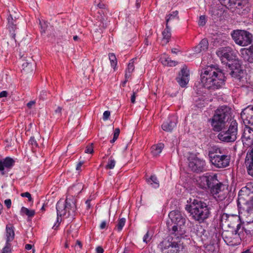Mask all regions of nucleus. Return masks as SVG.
<instances>
[{
  "mask_svg": "<svg viewBox=\"0 0 253 253\" xmlns=\"http://www.w3.org/2000/svg\"><path fill=\"white\" fill-rule=\"evenodd\" d=\"M169 216L174 225L172 227L171 235L161 242V251L162 253H183L184 247L181 238L185 233L183 226L186 218L178 210L170 211Z\"/></svg>",
  "mask_w": 253,
  "mask_h": 253,
  "instance_id": "1",
  "label": "nucleus"
},
{
  "mask_svg": "<svg viewBox=\"0 0 253 253\" xmlns=\"http://www.w3.org/2000/svg\"><path fill=\"white\" fill-rule=\"evenodd\" d=\"M230 117V108L226 106H222L215 110L213 116L210 120L213 130L220 131L217 137L222 141L234 142L237 138L238 123L235 120H232L230 122L227 130H222Z\"/></svg>",
  "mask_w": 253,
  "mask_h": 253,
  "instance_id": "2",
  "label": "nucleus"
},
{
  "mask_svg": "<svg viewBox=\"0 0 253 253\" xmlns=\"http://www.w3.org/2000/svg\"><path fill=\"white\" fill-rule=\"evenodd\" d=\"M83 189L84 185L82 183H78L73 185L68 189V193L70 196H67L65 202L60 200L57 203L56 205L57 219L52 228L55 229L59 226L61 221V219H60L59 217H61L62 216L68 217L75 213L77 207L74 197L78 196Z\"/></svg>",
  "mask_w": 253,
  "mask_h": 253,
  "instance_id": "3",
  "label": "nucleus"
},
{
  "mask_svg": "<svg viewBox=\"0 0 253 253\" xmlns=\"http://www.w3.org/2000/svg\"><path fill=\"white\" fill-rule=\"evenodd\" d=\"M201 80L205 88L216 89L224 84L225 76L220 69L214 66H210L201 72Z\"/></svg>",
  "mask_w": 253,
  "mask_h": 253,
  "instance_id": "4",
  "label": "nucleus"
},
{
  "mask_svg": "<svg viewBox=\"0 0 253 253\" xmlns=\"http://www.w3.org/2000/svg\"><path fill=\"white\" fill-rule=\"evenodd\" d=\"M192 218L199 223L204 222L210 216L211 209L204 201L194 199L185 207Z\"/></svg>",
  "mask_w": 253,
  "mask_h": 253,
  "instance_id": "5",
  "label": "nucleus"
},
{
  "mask_svg": "<svg viewBox=\"0 0 253 253\" xmlns=\"http://www.w3.org/2000/svg\"><path fill=\"white\" fill-rule=\"evenodd\" d=\"M214 152L210 151L209 156L210 161L212 164L216 168H224L229 165L230 157L226 155H218V153L221 154V149L219 148L213 149Z\"/></svg>",
  "mask_w": 253,
  "mask_h": 253,
  "instance_id": "6",
  "label": "nucleus"
},
{
  "mask_svg": "<svg viewBox=\"0 0 253 253\" xmlns=\"http://www.w3.org/2000/svg\"><path fill=\"white\" fill-rule=\"evenodd\" d=\"M231 36L235 42L240 46H247L252 43L253 35L245 30L234 31Z\"/></svg>",
  "mask_w": 253,
  "mask_h": 253,
  "instance_id": "7",
  "label": "nucleus"
},
{
  "mask_svg": "<svg viewBox=\"0 0 253 253\" xmlns=\"http://www.w3.org/2000/svg\"><path fill=\"white\" fill-rule=\"evenodd\" d=\"M198 184L199 186L202 189H209L210 191L212 190V188L218 184V180L217 176L214 175H204L200 176L197 180Z\"/></svg>",
  "mask_w": 253,
  "mask_h": 253,
  "instance_id": "8",
  "label": "nucleus"
},
{
  "mask_svg": "<svg viewBox=\"0 0 253 253\" xmlns=\"http://www.w3.org/2000/svg\"><path fill=\"white\" fill-rule=\"evenodd\" d=\"M211 192L217 201H222L226 199L229 190L226 185L218 182Z\"/></svg>",
  "mask_w": 253,
  "mask_h": 253,
  "instance_id": "9",
  "label": "nucleus"
},
{
  "mask_svg": "<svg viewBox=\"0 0 253 253\" xmlns=\"http://www.w3.org/2000/svg\"><path fill=\"white\" fill-rule=\"evenodd\" d=\"M221 221L222 222H224V223L227 225L229 227H233L235 224H237V230L235 231V233L234 234L233 232H229V235H233L235 236V237H239L240 239H241V233H238V230H239L240 225L238 223V219L236 216H229L227 213H223L221 217Z\"/></svg>",
  "mask_w": 253,
  "mask_h": 253,
  "instance_id": "10",
  "label": "nucleus"
},
{
  "mask_svg": "<svg viewBox=\"0 0 253 253\" xmlns=\"http://www.w3.org/2000/svg\"><path fill=\"white\" fill-rule=\"evenodd\" d=\"M216 53L222 62H224V60L230 61L236 57L235 52L229 46L219 48Z\"/></svg>",
  "mask_w": 253,
  "mask_h": 253,
  "instance_id": "11",
  "label": "nucleus"
},
{
  "mask_svg": "<svg viewBox=\"0 0 253 253\" xmlns=\"http://www.w3.org/2000/svg\"><path fill=\"white\" fill-rule=\"evenodd\" d=\"M189 167L194 171L201 172L206 169L205 161L195 156L191 157L189 159Z\"/></svg>",
  "mask_w": 253,
  "mask_h": 253,
  "instance_id": "12",
  "label": "nucleus"
},
{
  "mask_svg": "<svg viewBox=\"0 0 253 253\" xmlns=\"http://www.w3.org/2000/svg\"><path fill=\"white\" fill-rule=\"evenodd\" d=\"M15 161L13 158L6 157L0 160V173L1 175H5L14 166Z\"/></svg>",
  "mask_w": 253,
  "mask_h": 253,
  "instance_id": "13",
  "label": "nucleus"
},
{
  "mask_svg": "<svg viewBox=\"0 0 253 253\" xmlns=\"http://www.w3.org/2000/svg\"><path fill=\"white\" fill-rule=\"evenodd\" d=\"M242 138L244 146L253 149V128L245 126Z\"/></svg>",
  "mask_w": 253,
  "mask_h": 253,
  "instance_id": "14",
  "label": "nucleus"
},
{
  "mask_svg": "<svg viewBox=\"0 0 253 253\" xmlns=\"http://www.w3.org/2000/svg\"><path fill=\"white\" fill-rule=\"evenodd\" d=\"M245 126H253V106H249L241 114Z\"/></svg>",
  "mask_w": 253,
  "mask_h": 253,
  "instance_id": "15",
  "label": "nucleus"
},
{
  "mask_svg": "<svg viewBox=\"0 0 253 253\" xmlns=\"http://www.w3.org/2000/svg\"><path fill=\"white\" fill-rule=\"evenodd\" d=\"M179 84L182 87H185L189 81V72L187 68H182L176 79Z\"/></svg>",
  "mask_w": 253,
  "mask_h": 253,
  "instance_id": "16",
  "label": "nucleus"
},
{
  "mask_svg": "<svg viewBox=\"0 0 253 253\" xmlns=\"http://www.w3.org/2000/svg\"><path fill=\"white\" fill-rule=\"evenodd\" d=\"M240 55L245 61L253 63V46L243 48L240 49Z\"/></svg>",
  "mask_w": 253,
  "mask_h": 253,
  "instance_id": "17",
  "label": "nucleus"
},
{
  "mask_svg": "<svg viewBox=\"0 0 253 253\" xmlns=\"http://www.w3.org/2000/svg\"><path fill=\"white\" fill-rule=\"evenodd\" d=\"M244 1L243 0H228L226 3L228 8L234 9L233 11L240 14V9L243 8Z\"/></svg>",
  "mask_w": 253,
  "mask_h": 253,
  "instance_id": "18",
  "label": "nucleus"
},
{
  "mask_svg": "<svg viewBox=\"0 0 253 253\" xmlns=\"http://www.w3.org/2000/svg\"><path fill=\"white\" fill-rule=\"evenodd\" d=\"M245 165L249 175L253 176V149L249 151L246 155Z\"/></svg>",
  "mask_w": 253,
  "mask_h": 253,
  "instance_id": "19",
  "label": "nucleus"
},
{
  "mask_svg": "<svg viewBox=\"0 0 253 253\" xmlns=\"http://www.w3.org/2000/svg\"><path fill=\"white\" fill-rule=\"evenodd\" d=\"M15 237L14 228L11 224L6 225L5 228V240L6 243H10Z\"/></svg>",
  "mask_w": 253,
  "mask_h": 253,
  "instance_id": "20",
  "label": "nucleus"
},
{
  "mask_svg": "<svg viewBox=\"0 0 253 253\" xmlns=\"http://www.w3.org/2000/svg\"><path fill=\"white\" fill-rule=\"evenodd\" d=\"M176 123L177 120L175 117H172L170 120L162 125V128L165 131H171L175 127Z\"/></svg>",
  "mask_w": 253,
  "mask_h": 253,
  "instance_id": "21",
  "label": "nucleus"
},
{
  "mask_svg": "<svg viewBox=\"0 0 253 253\" xmlns=\"http://www.w3.org/2000/svg\"><path fill=\"white\" fill-rule=\"evenodd\" d=\"M209 47V42L207 39H203L199 44L196 46L194 51L196 53H200L202 51H206Z\"/></svg>",
  "mask_w": 253,
  "mask_h": 253,
  "instance_id": "22",
  "label": "nucleus"
},
{
  "mask_svg": "<svg viewBox=\"0 0 253 253\" xmlns=\"http://www.w3.org/2000/svg\"><path fill=\"white\" fill-rule=\"evenodd\" d=\"M8 23L7 27L9 32L11 33L12 37L15 38V32L17 29L16 21L14 20L11 15L8 16L7 18Z\"/></svg>",
  "mask_w": 253,
  "mask_h": 253,
  "instance_id": "23",
  "label": "nucleus"
},
{
  "mask_svg": "<svg viewBox=\"0 0 253 253\" xmlns=\"http://www.w3.org/2000/svg\"><path fill=\"white\" fill-rule=\"evenodd\" d=\"M162 36V44L164 45L169 42V40L171 37L170 29L168 25H166V28L163 31Z\"/></svg>",
  "mask_w": 253,
  "mask_h": 253,
  "instance_id": "24",
  "label": "nucleus"
},
{
  "mask_svg": "<svg viewBox=\"0 0 253 253\" xmlns=\"http://www.w3.org/2000/svg\"><path fill=\"white\" fill-rule=\"evenodd\" d=\"M174 20H179L178 11H173L167 15L166 16V25H168L169 23Z\"/></svg>",
  "mask_w": 253,
  "mask_h": 253,
  "instance_id": "25",
  "label": "nucleus"
},
{
  "mask_svg": "<svg viewBox=\"0 0 253 253\" xmlns=\"http://www.w3.org/2000/svg\"><path fill=\"white\" fill-rule=\"evenodd\" d=\"M161 63L164 66H175L177 64V62L176 61L170 60V59L166 54L161 57Z\"/></svg>",
  "mask_w": 253,
  "mask_h": 253,
  "instance_id": "26",
  "label": "nucleus"
},
{
  "mask_svg": "<svg viewBox=\"0 0 253 253\" xmlns=\"http://www.w3.org/2000/svg\"><path fill=\"white\" fill-rule=\"evenodd\" d=\"M134 59L133 58L131 59L127 64V67L126 69L125 74L126 78H130L131 77V73L133 72L134 70Z\"/></svg>",
  "mask_w": 253,
  "mask_h": 253,
  "instance_id": "27",
  "label": "nucleus"
},
{
  "mask_svg": "<svg viewBox=\"0 0 253 253\" xmlns=\"http://www.w3.org/2000/svg\"><path fill=\"white\" fill-rule=\"evenodd\" d=\"M244 231L249 238H250L253 234V220L248 221V223L244 228Z\"/></svg>",
  "mask_w": 253,
  "mask_h": 253,
  "instance_id": "28",
  "label": "nucleus"
},
{
  "mask_svg": "<svg viewBox=\"0 0 253 253\" xmlns=\"http://www.w3.org/2000/svg\"><path fill=\"white\" fill-rule=\"evenodd\" d=\"M20 214L22 216L26 215L29 217H32L35 214V211L34 210H30L26 207H22L20 210Z\"/></svg>",
  "mask_w": 253,
  "mask_h": 253,
  "instance_id": "29",
  "label": "nucleus"
},
{
  "mask_svg": "<svg viewBox=\"0 0 253 253\" xmlns=\"http://www.w3.org/2000/svg\"><path fill=\"white\" fill-rule=\"evenodd\" d=\"M109 59L110 62L111 66L115 70L118 62L116 55L114 53H110L108 54Z\"/></svg>",
  "mask_w": 253,
  "mask_h": 253,
  "instance_id": "30",
  "label": "nucleus"
},
{
  "mask_svg": "<svg viewBox=\"0 0 253 253\" xmlns=\"http://www.w3.org/2000/svg\"><path fill=\"white\" fill-rule=\"evenodd\" d=\"M116 162L115 160L111 156L108 159V162L105 166L106 169H113L116 165Z\"/></svg>",
  "mask_w": 253,
  "mask_h": 253,
  "instance_id": "31",
  "label": "nucleus"
},
{
  "mask_svg": "<svg viewBox=\"0 0 253 253\" xmlns=\"http://www.w3.org/2000/svg\"><path fill=\"white\" fill-rule=\"evenodd\" d=\"M147 182L152 187L156 188L158 184V180L156 175H151V177L147 179Z\"/></svg>",
  "mask_w": 253,
  "mask_h": 253,
  "instance_id": "32",
  "label": "nucleus"
},
{
  "mask_svg": "<svg viewBox=\"0 0 253 253\" xmlns=\"http://www.w3.org/2000/svg\"><path fill=\"white\" fill-rule=\"evenodd\" d=\"M126 218L124 217L121 218L119 219L118 223L116 225V228L118 231L120 232L122 230L126 223Z\"/></svg>",
  "mask_w": 253,
  "mask_h": 253,
  "instance_id": "33",
  "label": "nucleus"
},
{
  "mask_svg": "<svg viewBox=\"0 0 253 253\" xmlns=\"http://www.w3.org/2000/svg\"><path fill=\"white\" fill-rule=\"evenodd\" d=\"M40 25L41 26V32L45 33L48 27V23L44 20H40Z\"/></svg>",
  "mask_w": 253,
  "mask_h": 253,
  "instance_id": "34",
  "label": "nucleus"
},
{
  "mask_svg": "<svg viewBox=\"0 0 253 253\" xmlns=\"http://www.w3.org/2000/svg\"><path fill=\"white\" fill-rule=\"evenodd\" d=\"M1 253H11V243H5L4 247L2 249Z\"/></svg>",
  "mask_w": 253,
  "mask_h": 253,
  "instance_id": "35",
  "label": "nucleus"
},
{
  "mask_svg": "<svg viewBox=\"0 0 253 253\" xmlns=\"http://www.w3.org/2000/svg\"><path fill=\"white\" fill-rule=\"evenodd\" d=\"M120 133V130L119 128H116L114 130V133H113V138L110 140V142L111 143H114L116 140L118 139L119 134Z\"/></svg>",
  "mask_w": 253,
  "mask_h": 253,
  "instance_id": "36",
  "label": "nucleus"
},
{
  "mask_svg": "<svg viewBox=\"0 0 253 253\" xmlns=\"http://www.w3.org/2000/svg\"><path fill=\"white\" fill-rule=\"evenodd\" d=\"M151 153L154 157L158 155V144H155L151 147Z\"/></svg>",
  "mask_w": 253,
  "mask_h": 253,
  "instance_id": "37",
  "label": "nucleus"
},
{
  "mask_svg": "<svg viewBox=\"0 0 253 253\" xmlns=\"http://www.w3.org/2000/svg\"><path fill=\"white\" fill-rule=\"evenodd\" d=\"M152 233L148 231L143 238V241L146 243H148L151 239Z\"/></svg>",
  "mask_w": 253,
  "mask_h": 253,
  "instance_id": "38",
  "label": "nucleus"
},
{
  "mask_svg": "<svg viewBox=\"0 0 253 253\" xmlns=\"http://www.w3.org/2000/svg\"><path fill=\"white\" fill-rule=\"evenodd\" d=\"M247 206L248 212L253 211V196L247 202Z\"/></svg>",
  "mask_w": 253,
  "mask_h": 253,
  "instance_id": "39",
  "label": "nucleus"
},
{
  "mask_svg": "<svg viewBox=\"0 0 253 253\" xmlns=\"http://www.w3.org/2000/svg\"><path fill=\"white\" fill-rule=\"evenodd\" d=\"M206 18L205 15H202L199 18L198 24L200 26H203L206 23Z\"/></svg>",
  "mask_w": 253,
  "mask_h": 253,
  "instance_id": "40",
  "label": "nucleus"
},
{
  "mask_svg": "<svg viewBox=\"0 0 253 253\" xmlns=\"http://www.w3.org/2000/svg\"><path fill=\"white\" fill-rule=\"evenodd\" d=\"M85 153L87 154H92L93 153V148L92 146V144L90 145L87 146L85 148Z\"/></svg>",
  "mask_w": 253,
  "mask_h": 253,
  "instance_id": "41",
  "label": "nucleus"
},
{
  "mask_svg": "<svg viewBox=\"0 0 253 253\" xmlns=\"http://www.w3.org/2000/svg\"><path fill=\"white\" fill-rule=\"evenodd\" d=\"M21 196L22 197L27 198L29 201H31L32 200L31 194L28 192L21 193Z\"/></svg>",
  "mask_w": 253,
  "mask_h": 253,
  "instance_id": "42",
  "label": "nucleus"
},
{
  "mask_svg": "<svg viewBox=\"0 0 253 253\" xmlns=\"http://www.w3.org/2000/svg\"><path fill=\"white\" fill-rule=\"evenodd\" d=\"M110 116V112L109 111H105L103 114V120L104 121H107L109 119Z\"/></svg>",
  "mask_w": 253,
  "mask_h": 253,
  "instance_id": "43",
  "label": "nucleus"
},
{
  "mask_svg": "<svg viewBox=\"0 0 253 253\" xmlns=\"http://www.w3.org/2000/svg\"><path fill=\"white\" fill-rule=\"evenodd\" d=\"M47 91L46 90H42L40 92V94L39 95V97L41 99L44 100L45 99V97L47 95Z\"/></svg>",
  "mask_w": 253,
  "mask_h": 253,
  "instance_id": "44",
  "label": "nucleus"
},
{
  "mask_svg": "<svg viewBox=\"0 0 253 253\" xmlns=\"http://www.w3.org/2000/svg\"><path fill=\"white\" fill-rule=\"evenodd\" d=\"M4 204L6 207L7 209H9L11 207V201L10 199H7L4 200Z\"/></svg>",
  "mask_w": 253,
  "mask_h": 253,
  "instance_id": "45",
  "label": "nucleus"
},
{
  "mask_svg": "<svg viewBox=\"0 0 253 253\" xmlns=\"http://www.w3.org/2000/svg\"><path fill=\"white\" fill-rule=\"evenodd\" d=\"M137 96V93L136 92H133L131 96L130 97V101L133 104H134L135 102V98Z\"/></svg>",
  "mask_w": 253,
  "mask_h": 253,
  "instance_id": "46",
  "label": "nucleus"
},
{
  "mask_svg": "<svg viewBox=\"0 0 253 253\" xmlns=\"http://www.w3.org/2000/svg\"><path fill=\"white\" fill-rule=\"evenodd\" d=\"M82 244L81 241L77 240L76 243L75 248L77 249L81 250L82 248Z\"/></svg>",
  "mask_w": 253,
  "mask_h": 253,
  "instance_id": "47",
  "label": "nucleus"
},
{
  "mask_svg": "<svg viewBox=\"0 0 253 253\" xmlns=\"http://www.w3.org/2000/svg\"><path fill=\"white\" fill-rule=\"evenodd\" d=\"M29 142L32 145H34L36 146H38V143L34 137H32L30 138Z\"/></svg>",
  "mask_w": 253,
  "mask_h": 253,
  "instance_id": "48",
  "label": "nucleus"
},
{
  "mask_svg": "<svg viewBox=\"0 0 253 253\" xmlns=\"http://www.w3.org/2000/svg\"><path fill=\"white\" fill-rule=\"evenodd\" d=\"M107 227V222L106 221H102L100 225V228L104 229Z\"/></svg>",
  "mask_w": 253,
  "mask_h": 253,
  "instance_id": "49",
  "label": "nucleus"
},
{
  "mask_svg": "<svg viewBox=\"0 0 253 253\" xmlns=\"http://www.w3.org/2000/svg\"><path fill=\"white\" fill-rule=\"evenodd\" d=\"M8 95L7 91L3 90L0 92V98L6 97Z\"/></svg>",
  "mask_w": 253,
  "mask_h": 253,
  "instance_id": "50",
  "label": "nucleus"
},
{
  "mask_svg": "<svg viewBox=\"0 0 253 253\" xmlns=\"http://www.w3.org/2000/svg\"><path fill=\"white\" fill-rule=\"evenodd\" d=\"M96 253H104V250L103 248L101 246H98L96 248Z\"/></svg>",
  "mask_w": 253,
  "mask_h": 253,
  "instance_id": "51",
  "label": "nucleus"
},
{
  "mask_svg": "<svg viewBox=\"0 0 253 253\" xmlns=\"http://www.w3.org/2000/svg\"><path fill=\"white\" fill-rule=\"evenodd\" d=\"M35 103H36L35 101H34V100L30 101L27 104V106L29 108H31L32 107V106L35 104Z\"/></svg>",
  "mask_w": 253,
  "mask_h": 253,
  "instance_id": "52",
  "label": "nucleus"
},
{
  "mask_svg": "<svg viewBox=\"0 0 253 253\" xmlns=\"http://www.w3.org/2000/svg\"><path fill=\"white\" fill-rule=\"evenodd\" d=\"M91 201V200L89 199H87L85 201V204H86V208L87 209H90V207H91V204H90Z\"/></svg>",
  "mask_w": 253,
  "mask_h": 253,
  "instance_id": "53",
  "label": "nucleus"
},
{
  "mask_svg": "<svg viewBox=\"0 0 253 253\" xmlns=\"http://www.w3.org/2000/svg\"><path fill=\"white\" fill-rule=\"evenodd\" d=\"M33 247V245H32L31 244H26L25 246V249L28 251H29V250L32 249Z\"/></svg>",
  "mask_w": 253,
  "mask_h": 253,
  "instance_id": "54",
  "label": "nucleus"
},
{
  "mask_svg": "<svg viewBox=\"0 0 253 253\" xmlns=\"http://www.w3.org/2000/svg\"><path fill=\"white\" fill-rule=\"evenodd\" d=\"M83 164V163L82 162H79L77 165V167H76V169L77 170H81V167L82 166Z\"/></svg>",
  "mask_w": 253,
  "mask_h": 253,
  "instance_id": "55",
  "label": "nucleus"
},
{
  "mask_svg": "<svg viewBox=\"0 0 253 253\" xmlns=\"http://www.w3.org/2000/svg\"><path fill=\"white\" fill-rule=\"evenodd\" d=\"M62 108L60 106H58L57 109L55 110V112L56 113L61 114L62 111Z\"/></svg>",
  "mask_w": 253,
  "mask_h": 253,
  "instance_id": "56",
  "label": "nucleus"
},
{
  "mask_svg": "<svg viewBox=\"0 0 253 253\" xmlns=\"http://www.w3.org/2000/svg\"><path fill=\"white\" fill-rule=\"evenodd\" d=\"M141 0H136L135 5L137 8H139L140 6Z\"/></svg>",
  "mask_w": 253,
  "mask_h": 253,
  "instance_id": "57",
  "label": "nucleus"
},
{
  "mask_svg": "<svg viewBox=\"0 0 253 253\" xmlns=\"http://www.w3.org/2000/svg\"><path fill=\"white\" fill-rule=\"evenodd\" d=\"M130 78H126V76H125V80L122 83V85L123 86H125L126 85V82L128 81V79H129Z\"/></svg>",
  "mask_w": 253,
  "mask_h": 253,
  "instance_id": "58",
  "label": "nucleus"
},
{
  "mask_svg": "<svg viewBox=\"0 0 253 253\" xmlns=\"http://www.w3.org/2000/svg\"><path fill=\"white\" fill-rule=\"evenodd\" d=\"M105 5L103 3H99L97 4V7L99 8H103L104 7Z\"/></svg>",
  "mask_w": 253,
  "mask_h": 253,
  "instance_id": "59",
  "label": "nucleus"
},
{
  "mask_svg": "<svg viewBox=\"0 0 253 253\" xmlns=\"http://www.w3.org/2000/svg\"><path fill=\"white\" fill-rule=\"evenodd\" d=\"M29 65H31L30 63H29L26 62V63H24L23 64L22 67L23 68H25V67H27V66H28Z\"/></svg>",
  "mask_w": 253,
  "mask_h": 253,
  "instance_id": "60",
  "label": "nucleus"
},
{
  "mask_svg": "<svg viewBox=\"0 0 253 253\" xmlns=\"http://www.w3.org/2000/svg\"><path fill=\"white\" fill-rule=\"evenodd\" d=\"M2 210H3V206H2V205L1 204V203L0 202V214L1 213V212H2Z\"/></svg>",
  "mask_w": 253,
  "mask_h": 253,
  "instance_id": "61",
  "label": "nucleus"
},
{
  "mask_svg": "<svg viewBox=\"0 0 253 253\" xmlns=\"http://www.w3.org/2000/svg\"><path fill=\"white\" fill-rule=\"evenodd\" d=\"M241 253H252L251 251L250 250H247L243 252H242Z\"/></svg>",
  "mask_w": 253,
  "mask_h": 253,
  "instance_id": "62",
  "label": "nucleus"
},
{
  "mask_svg": "<svg viewBox=\"0 0 253 253\" xmlns=\"http://www.w3.org/2000/svg\"><path fill=\"white\" fill-rule=\"evenodd\" d=\"M79 39V37L78 36L76 35L73 37V40L74 41H77Z\"/></svg>",
  "mask_w": 253,
  "mask_h": 253,
  "instance_id": "63",
  "label": "nucleus"
},
{
  "mask_svg": "<svg viewBox=\"0 0 253 253\" xmlns=\"http://www.w3.org/2000/svg\"><path fill=\"white\" fill-rule=\"evenodd\" d=\"M163 146H164V144L159 143V149L160 148H163Z\"/></svg>",
  "mask_w": 253,
  "mask_h": 253,
  "instance_id": "64",
  "label": "nucleus"
}]
</instances>
